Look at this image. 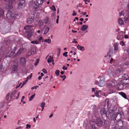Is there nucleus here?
<instances>
[{
    "instance_id": "f257e3e1",
    "label": "nucleus",
    "mask_w": 129,
    "mask_h": 129,
    "mask_svg": "<svg viewBox=\"0 0 129 129\" xmlns=\"http://www.w3.org/2000/svg\"><path fill=\"white\" fill-rule=\"evenodd\" d=\"M33 27V25H28L24 27V29L27 34V38L29 40H31V37L34 34V30L32 28Z\"/></svg>"
},
{
    "instance_id": "f03ea898",
    "label": "nucleus",
    "mask_w": 129,
    "mask_h": 129,
    "mask_svg": "<svg viewBox=\"0 0 129 129\" xmlns=\"http://www.w3.org/2000/svg\"><path fill=\"white\" fill-rule=\"evenodd\" d=\"M44 0H36L32 4V5L34 9H37L39 7L40 5H41L43 4Z\"/></svg>"
},
{
    "instance_id": "7ed1b4c3",
    "label": "nucleus",
    "mask_w": 129,
    "mask_h": 129,
    "mask_svg": "<svg viewBox=\"0 0 129 129\" xmlns=\"http://www.w3.org/2000/svg\"><path fill=\"white\" fill-rule=\"evenodd\" d=\"M129 77L127 74H124L122 75L121 79V81L123 82L125 84H127L129 83Z\"/></svg>"
},
{
    "instance_id": "20e7f679",
    "label": "nucleus",
    "mask_w": 129,
    "mask_h": 129,
    "mask_svg": "<svg viewBox=\"0 0 129 129\" xmlns=\"http://www.w3.org/2000/svg\"><path fill=\"white\" fill-rule=\"evenodd\" d=\"M102 120L101 118L97 119L96 120V123L98 126H100L102 125H104L105 124L106 120Z\"/></svg>"
},
{
    "instance_id": "39448f33",
    "label": "nucleus",
    "mask_w": 129,
    "mask_h": 129,
    "mask_svg": "<svg viewBox=\"0 0 129 129\" xmlns=\"http://www.w3.org/2000/svg\"><path fill=\"white\" fill-rule=\"evenodd\" d=\"M100 113L102 118L104 120L107 119V116L106 112L104 108H102L100 110Z\"/></svg>"
},
{
    "instance_id": "423d86ee",
    "label": "nucleus",
    "mask_w": 129,
    "mask_h": 129,
    "mask_svg": "<svg viewBox=\"0 0 129 129\" xmlns=\"http://www.w3.org/2000/svg\"><path fill=\"white\" fill-rule=\"evenodd\" d=\"M8 4L6 6V9H11L13 8V6L12 4L13 3L15 2V0H9L8 1Z\"/></svg>"
},
{
    "instance_id": "0eeeda50",
    "label": "nucleus",
    "mask_w": 129,
    "mask_h": 129,
    "mask_svg": "<svg viewBox=\"0 0 129 129\" xmlns=\"http://www.w3.org/2000/svg\"><path fill=\"white\" fill-rule=\"evenodd\" d=\"M25 2L24 0H21L18 4V8L21 9L24 7V5Z\"/></svg>"
},
{
    "instance_id": "6e6552de",
    "label": "nucleus",
    "mask_w": 129,
    "mask_h": 129,
    "mask_svg": "<svg viewBox=\"0 0 129 129\" xmlns=\"http://www.w3.org/2000/svg\"><path fill=\"white\" fill-rule=\"evenodd\" d=\"M105 84V80L104 77H102L100 78L99 83V86L101 87L103 86Z\"/></svg>"
},
{
    "instance_id": "1a4fd4ad",
    "label": "nucleus",
    "mask_w": 129,
    "mask_h": 129,
    "mask_svg": "<svg viewBox=\"0 0 129 129\" xmlns=\"http://www.w3.org/2000/svg\"><path fill=\"white\" fill-rule=\"evenodd\" d=\"M24 50V48L23 47L20 48L17 51V52L13 56V57L14 58L19 55Z\"/></svg>"
},
{
    "instance_id": "9d476101",
    "label": "nucleus",
    "mask_w": 129,
    "mask_h": 129,
    "mask_svg": "<svg viewBox=\"0 0 129 129\" xmlns=\"http://www.w3.org/2000/svg\"><path fill=\"white\" fill-rule=\"evenodd\" d=\"M20 63L22 66H24L25 65L26 60L25 57H22L20 59Z\"/></svg>"
},
{
    "instance_id": "9b49d317",
    "label": "nucleus",
    "mask_w": 129,
    "mask_h": 129,
    "mask_svg": "<svg viewBox=\"0 0 129 129\" xmlns=\"http://www.w3.org/2000/svg\"><path fill=\"white\" fill-rule=\"evenodd\" d=\"M123 83V82L122 81L119 82V84L118 87V89L119 90H122L123 88L124 84H125Z\"/></svg>"
},
{
    "instance_id": "f8f14e48",
    "label": "nucleus",
    "mask_w": 129,
    "mask_h": 129,
    "mask_svg": "<svg viewBox=\"0 0 129 129\" xmlns=\"http://www.w3.org/2000/svg\"><path fill=\"white\" fill-rule=\"evenodd\" d=\"M18 92L16 90H14L11 93L10 97L12 99H15V97L17 94Z\"/></svg>"
},
{
    "instance_id": "ddd939ff",
    "label": "nucleus",
    "mask_w": 129,
    "mask_h": 129,
    "mask_svg": "<svg viewBox=\"0 0 129 129\" xmlns=\"http://www.w3.org/2000/svg\"><path fill=\"white\" fill-rule=\"evenodd\" d=\"M117 83L116 81L114 79H112L111 80V82L110 84L109 85L111 86L114 87L117 85Z\"/></svg>"
},
{
    "instance_id": "4468645a",
    "label": "nucleus",
    "mask_w": 129,
    "mask_h": 129,
    "mask_svg": "<svg viewBox=\"0 0 129 129\" xmlns=\"http://www.w3.org/2000/svg\"><path fill=\"white\" fill-rule=\"evenodd\" d=\"M12 12L9 11L8 13L6 15L7 18L8 19H10L12 17Z\"/></svg>"
},
{
    "instance_id": "2eb2a0df",
    "label": "nucleus",
    "mask_w": 129,
    "mask_h": 129,
    "mask_svg": "<svg viewBox=\"0 0 129 129\" xmlns=\"http://www.w3.org/2000/svg\"><path fill=\"white\" fill-rule=\"evenodd\" d=\"M126 12L127 14L124 17V20L126 22L129 21V12L127 11H126Z\"/></svg>"
},
{
    "instance_id": "dca6fc26",
    "label": "nucleus",
    "mask_w": 129,
    "mask_h": 129,
    "mask_svg": "<svg viewBox=\"0 0 129 129\" xmlns=\"http://www.w3.org/2000/svg\"><path fill=\"white\" fill-rule=\"evenodd\" d=\"M34 21V18L32 17L31 18H29L27 19V23L28 24H30L33 23Z\"/></svg>"
},
{
    "instance_id": "f3484780",
    "label": "nucleus",
    "mask_w": 129,
    "mask_h": 129,
    "mask_svg": "<svg viewBox=\"0 0 129 129\" xmlns=\"http://www.w3.org/2000/svg\"><path fill=\"white\" fill-rule=\"evenodd\" d=\"M88 26L87 25H84L82 26L80 28V29L83 31H84L86 30L88 28Z\"/></svg>"
},
{
    "instance_id": "a211bd4d",
    "label": "nucleus",
    "mask_w": 129,
    "mask_h": 129,
    "mask_svg": "<svg viewBox=\"0 0 129 129\" xmlns=\"http://www.w3.org/2000/svg\"><path fill=\"white\" fill-rule=\"evenodd\" d=\"M12 17L14 19H17L19 18V16L16 12H12Z\"/></svg>"
},
{
    "instance_id": "6ab92c4d",
    "label": "nucleus",
    "mask_w": 129,
    "mask_h": 129,
    "mask_svg": "<svg viewBox=\"0 0 129 129\" xmlns=\"http://www.w3.org/2000/svg\"><path fill=\"white\" fill-rule=\"evenodd\" d=\"M108 116L110 117L111 119L112 120H116V115L115 114H113L111 115H108Z\"/></svg>"
},
{
    "instance_id": "aec40b11",
    "label": "nucleus",
    "mask_w": 129,
    "mask_h": 129,
    "mask_svg": "<svg viewBox=\"0 0 129 129\" xmlns=\"http://www.w3.org/2000/svg\"><path fill=\"white\" fill-rule=\"evenodd\" d=\"M38 24L40 28H41L43 26L44 23L42 21V20H39L38 22Z\"/></svg>"
},
{
    "instance_id": "412c9836",
    "label": "nucleus",
    "mask_w": 129,
    "mask_h": 129,
    "mask_svg": "<svg viewBox=\"0 0 129 129\" xmlns=\"http://www.w3.org/2000/svg\"><path fill=\"white\" fill-rule=\"evenodd\" d=\"M114 109H111L110 108H109L108 110V113L109 114H108V115H111L113 114L114 113Z\"/></svg>"
},
{
    "instance_id": "4be33fe9",
    "label": "nucleus",
    "mask_w": 129,
    "mask_h": 129,
    "mask_svg": "<svg viewBox=\"0 0 129 129\" xmlns=\"http://www.w3.org/2000/svg\"><path fill=\"white\" fill-rule=\"evenodd\" d=\"M4 11L3 10L0 9V17H1L4 18Z\"/></svg>"
},
{
    "instance_id": "5701e85b",
    "label": "nucleus",
    "mask_w": 129,
    "mask_h": 129,
    "mask_svg": "<svg viewBox=\"0 0 129 129\" xmlns=\"http://www.w3.org/2000/svg\"><path fill=\"white\" fill-rule=\"evenodd\" d=\"M109 100L108 99H106L105 101V105L104 107L107 106V107L108 108V106H109Z\"/></svg>"
},
{
    "instance_id": "b1692460",
    "label": "nucleus",
    "mask_w": 129,
    "mask_h": 129,
    "mask_svg": "<svg viewBox=\"0 0 129 129\" xmlns=\"http://www.w3.org/2000/svg\"><path fill=\"white\" fill-rule=\"evenodd\" d=\"M118 23L120 25H121L124 24L123 21L122 20L121 18H119L118 19Z\"/></svg>"
},
{
    "instance_id": "393cba45",
    "label": "nucleus",
    "mask_w": 129,
    "mask_h": 129,
    "mask_svg": "<svg viewBox=\"0 0 129 129\" xmlns=\"http://www.w3.org/2000/svg\"><path fill=\"white\" fill-rule=\"evenodd\" d=\"M15 52L12 51L10 53V54L8 52L7 54L6 55L9 57H11L15 53Z\"/></svg>"
},
{
    "instance_id": "a878e982",
    "label": "nucleus",
    "mask_w": 129,
    "mask_h": 129,
    "mask_svg": "<svg viewBox=\"0 0 129 129\" xmlns=\"http://www.w3.org/2000/svg\"><path fill=\"white\" fill-rule=\"evenodd\" d=\"M120 72V70L119 69H116L113 72V73H114L115 75H117Z\"/></svg>"
},
{
    "instance_id": "bb28decb",
    "label": "nucleus",
    "mask_w": 129,
    "mask_h": 129,
    "mask_svg": "<svg viewBox=\"0 0 129 129\" xmlns=\"http://www.w3.org/2000/svg\"><path fill=\"white\" fill-rule=\"evenodd\" d=\"M48 21L49 18L48 17H46L43 19V21H44L45 24H47L48 23Z\"/></svg>"
},
{
    "instance_id": "cd10ccee",
    "label": "nucleus",
    "mask_w": 129,
    "mask_h": 129,
    "mask_svg": "<svg viewBox=\"0 0 129 129\" xmlns=\"http://www.w3.org/2000/svg\"><path fill=\"white\" fill-rule=\"evenodd\" d=\"M50 28L49 27H47L45 29L44 33V34L45 35L49 31Z\"/></svg>"
},
{
    "instance_id": "c85d7f7f",
    "label": "nucleus",
    "mask_w": 129,
    "mask_h": 129,
    "mask_svg": "<svg viewBox=\"0 0 129 129\" xmlns=\"http://www.w3.org/2000/svg\"><path fill=\"white\" fill-rule=\"evenodd\" d=\"M120 95L121 96L123 97L124 98L126 99L127 98L126 95V94L123 92H121Z\"/></svg>"
},
{
    "instance_id": "c756f323",
    "label": "nucleus",
    "mask_w": 129,
    "mask_h": 129,
    "mask_svg": "<svg viewBox=\"0 0 129 129\" xmlns=\"http://www.w3.org/2000/svg\"><path fill=\"white\" fill-rule=\"evenodd\" d=\"M45 105V103L44 102H42L41 103V104H40V106L42 108V111H43V110L44 109Z\"/></svg>"
},
{
    "instance_id": "7c9ffc66",
    "label": "nucleus",
    "mask_w": 129,
    "mask_h": 129,
    "mask_svg": "<svg viewBox=\"0 0 129 129\" xmlns=\"http://www.w3.org/2000/svg\"><path fill=\"white\" fill-rule=\"evenodd\" d=\"M48 62L49 63L51 62L52 61H54L53 57L50 56V58L47 60Z\"/></svg>"
},
{
    "instance_id": "2f4dec72",
    "label": "nucleus",
    "mask_w": 129,
    "mask_h": 129,
    "mask_svg": "<svg viewBox=\"0 0 129 129\" xmlns=\"http://www.w3.org/2000/svg\"><path fill=\"white\" fill-rule=\"evenodd\" d=\"M79 45H78L77 47L78 49H80V50H82L83 49V50H84L85 49L84 47L81 46H80V47H79Z\"/></svg>"
},
{
    "instance_id": "473e14b6",
    "label": "nucleus",
    "mask_w": 129,
    "mask_h": 129,
    "mask_svg": "<svg viewBox=\"0 0 129 129\" xmlns=\"http://www.w3.org/2000/svg\"><path fill=\"white\" fill-rule=\"evenodd\" d=\"M118 50V47L117 46V43H115V44L114 46V50L115 51H117Z\"/></svg>"
},
{
    "instance_id": "72a5a7b5",
    "label": "nucleus",
    "mask_w": 129,
    "mask_h": 129,
    "mask_svg": "<svg viewBox=\"0 0 129 129\" xmlns=\"http://www.w3.org/2000/svg\"><path fill=\"white\" fill-rule=\"evenodd\" d=\"M29 79V76H27L26 78V80L25 81H24L23 82V85L21 86V87H22V85H23L25 84L27 82V80Z\"/></svg>"
},
{
    "instance_id": "f704fd0d",
    "label": "nucleus",
    "mask_w": 129,
    "mask_h": 129,
    "mask_svg": "<svg viewBox=\"0 0 129 129\" xmlns=\"http://www.w3.org/2000/svg\"><path fill=\"white\" fill-rule=\"evenodd\" d=\"M35 51L33 49H32L30 51H29V53H30V55H33L35 53Z\"/></svg>"
},
{
    "instance_id": "c9c22d12",
    "label": "nucleus",
    "mask_w": 129,
    "mask_h": 129,
    "mask_svg": "<svg viewBox=\"0 0 129 129\" xmlns=\"http://www.w3.org/2000/svg\"><path fill=\"white\" fill-rule=\"evenodd\" d=\"M90 128L91 129H99L98 128L96 127L94 125L92 124L91 125Z\"/></svg>"
},
{
    "instance_id": "e433bc0d",
    "label": "nucleus",
    "mask_w": 129,
    "mask_h": 129,
    "mask_svg": "<svg viewBox=\"0 0 129 129\" xmlns=\"http://www.w3.org/2000/svg\"><path fill=\"white\" fill-rule=\"evenodd\" d=\"M31 43L32 44H38L39 43L38 41H33L31 42Z\"/></svg>"
},
{
    "instance_id": "4c0bfd02",
    "label": "nucleus",
    "mask_w": 129,
    "mask_h": 129,
    "mask_svg": "<svg viewBox=\"0 0 129 129\" xmlns=\"http://www.w3.org/2000/svg\"><path fill=\"white\" fill-rule=\"evenodd\" d=\"M35 95V94H34L33 95L31 96L29 98V101H31L33 99V98L34 97Z\"/></svg>"
},
{
    "instance_id": "58836bf2",
    "label": "nucleus",
    "mask_w": 129,
    "mask_h": 129,
    "mask_svg": "<svg viewBox=\"0 0 129 129\" xmlns=\"http://www.w3.org/2000/svg\"><path fill=\"white\" fill-rule=\"evenodd\" d=\"M60 71L59 70H57L55 72V74L57 76H58L59 75Z\"/></svg>"
},
{
    "instance_id": "ea45409f",
    "label": "nucleus",
    "mask_w": 129,
    "mask_h": 129,
    "mask_svg": "<svg viewBox=\"0 0 129 129\" xmlns=\"http://www.w3.org/2000/svg\"><path fill=\"white\" fill-rule=\"evenodd\" d=\"M51 40L50 39H47L45 41V42H48L49 43H50L51 42Z\"/></svg>"
},
{
    "instance_id": "a19ab883",
    "label": "nucleus",
    "mask_w": 129,
    "mask_h": 129,
    "mask_svg": "<svg viewBox=\"0 0 129 129\" xmlns=\"http://www.w3.org/2000/svg\"><path fill=\"white\" fill-rule=\"evenodd\" d=\"M17 66L14 65L13 66V70L14 71H16L17 70Z\"/></svg>"
},
{
    "instance_id": "79ce46f5",
    "label": "nucleus",
    "mask_w": 129,
    "mask_h": 129,
    "mask_svg": "<svg viewBox=\"0 0 129 129\" xmlns=\"http://www.w3.org/2000/svg\"><path fill=\"white\" fill-rule=\"evenodd\" d=\"M100 92V91H96V92H95V94L96 96L97 97L99 96V92Z\"/></svg>"
},
{
    "instance_id": "37998d69",
    "label": "nucleus",
    "mask_w": 129,
    "mask_h": 129,
    "mask_svg": "<svg viewBox=\"0 0 129 129\" xmlns=\"http://www.w3.org/2000/svg\"><path fill=\"white\" fill-rule=\"evenodd\" d=\"M39 59H37V60L36 62H35V63L34 64V65L35 66H37V65L38 63L39 62Z\"/></svg>"
},
{
    "instance_id": "c03bdc74",
    "label": "nucleus",
    "mask_w": 129,
    "mask_h": 129,
    "mask_svg": "<svg viewBox=\"0 0 129 129\" xmlns=\"http://www.w3.org/2000/svg\"><path fill=\"white\" fill-rule=\"evenodd\" d=\"M119 16H121V15L124 16V13L123 12V11L119 13Z\"/></svg>"
},
{
    "instance_id": "a18cd8bd",
    "label": "nucleus",
    "mask_w": 129,
    "mask_h": 129,
    "mask_svg": "<svg viewBox=\"0 0 129 129\" xmlns=\"http://www.w3.org/2000/svg\"><path fill=\"white\" fill-rule=\"evenodd\" d=\"M67 54V52H65L64 53H63V56H65L66 57H67L68 56Z\"/></svg>"
},
{
    "instance_id": "49530a36",
    "label": "nucleus",
    "mask_w": 129,
    "mask_h": 129,
    "mask_svg": "<svg viewBox=\"0 0 129 129\" xmlns=\"http://www.w3.org/2000/svg\"><path fill=\"white\" fill-rule=\"evenodd\" d=\"M129 64V61H128L125 62L124 63V65L126 66H128Z\"/></svg>"
},
{
    "instance_id": "de8ad7c7",
    "label": "nucleus",
    "mask_w": 129,
    "mask_h": 129,
    "mask_svg": "<svg viewBox=\"0 0 129 129\" xmlns=\"http://www.w3.org/2000/svg\"><path fill=\"white\" fill-rule=\"evenodd\" d=\"M18 48L16 46L13 49V51L15 52V51L16 50V49H18Z\"/></svg>"
},
{
    "instance_id": "09e8293b",
    "label": "nucleus",
    "mask_w": 129,
    "mask_h": 129,
    "mask_svg": "<svg viewBox=\"0 0 129 129\" xmlns=\"http://www.w3.org/2000/svg\"><path fill=\"white\" fill-rule=\"evenodd\" d=\"M42 71L45 73H45H47V71H46V70L44 68V69H42Z\"/></svg>"
},
{
    "instance_id": "8fccbe9b",
    "label": "nucleus",
    "mask_w": 129,
    "mask_h": 129,
    "mask_svg": "<svg viewBox=\"0 0 129 129\" xmlns=\"http://www.w3.org/2000/svg\"><path fill=\"white\" fill-rule=\"evenodd\" d=\"M52 10L54 11H56L54 5H53L52 7Z\"/></svg>"
},
{
    "instance_id": "3c124183",
    "label": "nucleus",
    "mask_w": 129,
    "mask_h": 129,
    "mask_svg": "<svg viewBox=\"0 0 129 129\" xmlns=\"http://www.w3.org/2000/svg\"><path fill=\"white\" fill-rule=\"evenodd\" d=\"M72 49L73 50L74 52H76L77 49H76L75 48L73 47L72 48Z\"/></svg>"
},
{
    "instance_id": "603ef678",
    "label": "nucleus",
    "mask_w": 129,
    "mask_h": 129,
    "mask_svg": "<svg viewBox=\"0 0 129 129\" xmlns=\"http://www.w3.org/2000/svg\"><path fill=\"white\" fill-rule=\"evenodd\" d=\"M38 39L39 41H41L42 39V37H38Z\"/></svg>"
},
{
    "instance_id": "864d4df0",
    "label": "nucleus",
    "mask_w": 129,
    "mask_h": 129,
    "mask_svg": "<svg viewBox=\"0 0 129 129\" xmlns=\"http://www.w3.org/2000/svg\"><path fill=\"white\" fill-rule=\"evenodd\" d=\"M10 95V93H8L7 95L6 99L8 100L9 99V97Z\"/></svg>"
},
{
    "instance_id": "5fc2aeb1",
    "label": "nucleus",
    "mask_w": 129,
    "mask_h": 129,
    "mask_svg": "<svg viewBox=\"0 0 129 129\" xmlns=\"http://www.w3.org/2000/svg\"><path fill=\"white\" fill-rule=\"evenodd\" d=\"M124 43L123 41H121L120 43V44L122 46H123L124 45Z\"/></svg>"
},
{
    "instance_id": "6e6d98bb",
    "label": "nucleus",
    "mask_w": 129,
    "mask_h": 129,
    "mask_svg": "<svg viewBox=\"0 0 129 129\" xmlns=\"http://www.w3.org/2000/svg\"><path fill=\"white\" fill-rule=\"evenodd\" d=\"M99 82L98 81L96 80L95 82V84L98 85L99 86Z\"/></svg>"
},
{
    "instance_id": "4d7b16f0",
    "label": "nucleus",
    "mask_w": 129,
    "mask_h": 129,
    "mask_svg": "<svg viewBox=\"0 0 129 129\" xmlns=\"http://www.w3.org/2000/svg\"><path fill=\"white\" fill-rule=\"evenodd\" d=\"M73 13L72 14V15L73 16H75L77 14L74 11H73Z\"/></svg>"
},
{
    "instance_id": "13d9d810",
    "label": "nucleus",
    "mask_w": 129,
    "mask_h": 129,
    "mask_svg": "<svg viewBox=\"0 0 129 129\" xmlns=\"http://www.w3.org/2000/svg\"><path fill=\"white\" fill-rule=\"evenodd\" d=\"M62 69L63 70H66L67 69V67H66L65 66H63V68H62Z\"/></svg>"
},
{
    "instance_id": "bf43d9fd",
    "label": "nucleus",
    "mask_w": 129,
    "mask_h": 129,
    "mask_svg": "<svg viewBox=\"0 0 129 129\" xmlns=\"http://www.w3.org/2000/svg\"><path fill=\"white\" fill-rule=\"evenodd\" d=\"M26 128H27L28 127H29V128H30L31 126L30 125H29L28 124H27L26 125Z\"/></svg>"
},
{
    "instance_id": "052dcab7",
    "label": "nucleus",
    "mask_w": 129,
    "mask_h": 129,
    "mask_svg": "<svg viewBox=\"0 0 129 129\" xmlns=\"http://www.w3.org/2000/svg\"><path fill=\"white\" fill-rule=\"evenodd\" d=\"M32 76V74L31 73V74L28 76H29V79H30Z\"/></svg>"
},
{
    "instance_id": "680f3d73",
    "label": "nucleus",
    "mask_w": 129,
    "mask_h": 129,
    "mask_svg": "<svg viewBox=\"0 0 129 129\" xmlns=\"http://www.w3.org/2000/svg\"><path fill=\"white\" fill-rule=\"evenodd\" d=\"M58 54H60V52H61V49L60 48H58Z\"/></svg>"
},
{
    "instance_id": "e2e57ef3",
    "label": "nucleus",
    "mask_w": 129,
    "mask_h": 129,
    "mask_svg": "<svg viewBox=\"0 0 129 129\" xmlns=\"http://www.w3.org/2000/svg\"><path fill=\"white\" fill-rule=\"evenodd\" d=\"M72 32L73 33H76L77 32V31H74L73 30H72Z\"/></svg>"
},
{
    "instance_id": "0e129e2a",
    "label": "nucleus",
    "mask_w": 129,
    "mask_h": 129,
    "mask_svg": "<svg viewBox=\"0 0 129 129\" xmlns=\"http://www.w3.org/2000/svg\"><path fill=\"white\" fill-rule=\"evenodd\" d=\"M42 77L41 76H39L38 77V79L39 80H40L41 79Z\"/></svg>"
},
{
    "instance_id": "69168bd1",
    "label": "nucleus",
    "mask_w": 129,
    "mask_h": 129,
    "mask_svg": "<svg viewBox=\"0 0 129 129\" xmlns=\"http://www.w3.org/2000/svg\"><path fill=\"white\" fill-rule=\"evenodd\" d=\"M3 68V66L2 65H0V70L2 69Z\"/></svg>"
},
{
    "instance_id": "338daca9",
    "label": "nucleus",
    "mask_w": 129,
    "mask_h": 129,
    "mask_svg": "<svg viewBox=\"0 0 129 129\" xmlns=\"http://www.w3.org/2000/svg\"><path fill=\"white\" fill-rule=\"evenodd\" d=\"M19 93H20V92H19L18 93V95L17 96V98H16V99H18V98L19 97Z\"/></svg>"
},
{
    "instance_id": "774afa93",
    "label": "nucleus",
    "mask_w": 129,
    "mask_h": 129,
    "mask_svg": "<svg viewBox=\"0 0 129 129\" xmlns=\"http://www.w3.org/2000/svg\"><path fill=\"white\" fill-rule=\"evenodd\" d=\"M127 7L128 9L129 10V4H128L127 5Z\"/></svg>"
}]
</instances>
